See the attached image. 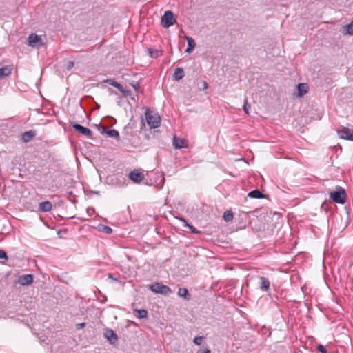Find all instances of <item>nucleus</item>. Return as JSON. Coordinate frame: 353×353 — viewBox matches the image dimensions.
Returning a JSON list of instances; mask_svg holds the SVG:
<instances>
[{
    "mask_svg": "<svg viewBox=\"0 0 353 353\" xmlns=\"http://www.w3.org/2000/svg\"><path fill=\"white\" fill-rule=\"evenodd\" d=\"M148 289L155 294L168 295L172 293L171 288L161 283L155 282L148 286Z\"/></svg>",
    "mask_w": 353,
    "mask_h": 353,
    "instance_id": "f257e3e1",
    "label": "nucleus"
},
{
    "mask_svg": "<svg viewBox=\"0 0 353 353\" xmlns=\"http://www.w3.org/2000/svg\"><path fill=\"white\" fill-rule=\"evenodd\" d=\"M330 197L335 203L343 204L345 202L346 194L343 188L339 187L336 191L331 192Z\"/></svg>",
    "mask_w": 353,
    "mask_h": 353,
    "instance_id": "f03ea898",
    "label": "nucleus"
},
{
    "mask_svg": "<svg viewBox=\"0 0 353 353\" xmlns=\"http://www.w3.org/2000/svg\"><path fill=\"white\" fill-rule=\"evenodd\" d=\"M145 119L150 128H156L161 123L160 117L157 114H151L149 111L145 112Z\"/></svg>",
    "mask_w": 353,
    "mask_h": 353,
    "instance_id": "7ed1b4c3",
    "label": "nucleus"
},
{
    "mask_svg": "<svg viewBox=\"0 0 353 353\" xmlns=\"http://www.w3.org/2000/svg\"><path fill=\"white\" fill-rule=\"evenodd\" d=\"M176 23V19L173 12L170 10L165 11L161 17V25L164 28H169Z\"/></svg>",
    "mask_w": 353,
    "mask_h": 353,
    "instance_id": "20e7f679",
    "label": "nucleus"
},
{
    "mask_svg": "<svg viewBox=\"0 0 353 353\" xmlns=\"http://www.w3.org/2000/svg\"><path fill=\"white\" fill-rule=\"evenodd\" d=\"M28 41V45L32 48H39L43 45L41 38L34 33L29 35Z\"/></svg>",
    "mask_w": 353,
    "mask_h": 353,
    "instance_id": "39448f33",
    "label": "nucleus"
},
{
    "mask_svg": "<svg viewBox=\"0 0 353 353\" xmlns=\"http://www.w3.org/2000/svg\"><path fill=\"white\" fill-rule=\"evenodd\" d=\"M70 124L76 131L81 134L85 135L88 138H90L92 136V132L90 129L74 122H71Z\"/></svg>",
    "mask_w": 353,
    "mask_h": 353,
    "instance_id": "423d86ee",
    "label": "nucleus"
},
{
    "mask_svg": "<svg viewBox=\"0 0 353 353\" xmlns=\"http://www.w3.org/2000/svg\"><path fill=\"white\" fill-rule=\"evenodd\" d=\"M129 179L134 183H140L144 179V175L139 170H133L128 174Z\"/></svg>",
    "mask_w": 353,
    "mask_h": 353,
    "instance_id": "0eeeda50",
    "label": "nucleus"
},
{
    "mask_svg": "<svg viewBox=\"0 0 353 353\" xmlns=\"http://www.w3.org/2000/svg\"><path fill=\"white\" fill-rule=\"evenodd\" d=\"M337 133L339 137L341 139L353 141V132H351L347 128L343 127L338 130Z\"/></svg>",
    "mask_w": 353,
    "mask_h": 353,
    "instance_id": "6e6552de",
    "label": "nucleus"
},
{
    "mask_svg": "<svg viewBox=\"0 0 353 353\" xmlns=\"http://www.w3.org/2000/svg\"><path fill=\"white\" fill-rule=\"evenodd\" d=\"M104 336L112 345L116 344L118 341L117 334L111 329L105 330L104 332Z\"/></svg>",
    "mask_w": 353,
    "mask_h": 353,
    "instance_id": "1a4fd4ad",
    "label": "nucleus"
},
{
    "mask_svg": "<svg viewBox=\"0 0 353 353\" xmlns=\"http://www.w3.org/2000/svg\"><path fill=\"white\" fill-rule=\"evenodd\" d=\"M33 278L31 274L22 275L19 278V283L22 285H28L32 283Z\"/></svg>",
    "mask_w": 353,
    "mask_h": 353,
    "instance_id": "9d476101",
    "label": "nucleus"
},
{
    "mask_svg": "<svg viewBox=\"0 0 353 353\" xmlns=\"http://www.w3.org/2000/svg\"><path fill=\"white\" fill-rule=\"evenodd\" d=\"M298 93L296 96L298 97H302L308 92V85L305 83H299L296 85Z\"/></svg>",
    "mask_w": 353,
    "mask_h": 353,
    "instance_id": "9b49d317",
    "label": "nucleus"
},
{
    "mask_svg": "<svg viewBox=\"0 0 353 353\" xmlns=\"http://www.w3.org/2000/svg\"><path fill=\"white\" fill-rule=\"evenodd\" d=\"M173 145L176 149H182L187 147L186 141L176 136L173 138Z\"/></svg>",
    "mask_w": 353,
    "mask_h": 353,
    "instance_id": "f8f14e48",
    "label": "nucleus"
},
{
    "mask_svg": "<svg viewBox=\"0 0 353 353\" xmlns=\"http://www.w3.org/2000/svg\"><path fill=\"white\" fill-rule=\"evenodd\" d=\"M52 208V204L50 201H46L41 202L39 204L38 210L42 212H50Z\"/></svg>",
    "mask_w": 353,
    "mask_h": 353,
    "instance_id": "ddd939ff",
    "label": "nucleus"
},
{
    "mask_svg": "<svg viewBox=\"0 0 353 353\" xmlns=\"http://www.w3.org/2000/svg\"><path fill=\"white\" fill-rule=\"evenodd\" d=\"M101 133H105L108 135V137L114 138L117 140H119L120 138L119 132L114 129L107 130L105 128H103Z\"/></svg>",
    "mask_w": 353,
    "mask_h": 353,
    "instance_id": "4468645a",
    "label": "nucleus"
},
{
    "mask_svg": "<svg viewBox=\"0 0 353 353\" xmlns=\"http://www.w3.org/2000/svg\"><path fill=\"white\" fill-rule=\"evenodd\" d=\"M184 38H185V39H186V41L188 42V47L185 50V52L190 54L194 50V49L196 46L195 41L192 37L187 36V35H185Z\"/></svg>",
    "mask_w": 353,
    "mask_h": 353,
    "instance_id": "2eb2a0df",
    "label": "nucleus"
},
{
    "mask_svg": "<svg viewBox=\"0 0 353 353\" xmlns=\"http://www.w3.org/2000/svg\"><path fill=\"white\" fill-rule=\"evenodd\" d=\"M36 136V132L34 130H29L23 132L21 134V139L23 142L30 141Z\"/></svg>",
    "mask_w": 353,
    "mask_h": 353,
    "instance_id": "dca6fc26",
    "label": "nucleus"
},
{
    "mask_svg": "<svg viewBox=\"0 0 353 353\" xmlns=\"http://www.w3.org/2000/svg\"><path fill=\"white\" fill-rule=\"evenodd\" d=\"M12 71V65H5L0 68V79L9 76Z\"/></svg>",
    "mask_w": 353,
    "mask_h": 353,
    "instance_id": "f3484780",
    "label": "nucleus"
},
{
    "mask_svg": "<svg viewBox=\"0 0 353 353\" xmlns=\"http://www.w3.org/2000/svg\"><path fill=\"white\" fill-rule=\"evenodd\" d=\"M260 281V289L262 291L268 292L270 288L269 280L265 277L261 276Z\"/></svg>",
    "mask_w": 353,
    "mask_h": 353,
    "instance_id": "a211bd4d",
    "label": "nucleus"
},
{
    "mask_svg": "<svg viewBox=\"0 0 353 353\" xmlns=\"http://www.w3.org/2000/svg\"><path fill=\"white\" fill-rule=\"evenodd\" d=\"M178 296L180 297H183L185 300L189 301L190 299V294L185 288H180L178 293Z\"/></svg>",
    "mask_w": 353,
    "mask_h": 353,
    "instance_id": "6ab92c4d",
    "label": "nucleus"
},
{
    "mask_svg": "<svg viewBox=\"0 0 353 353\" xmlns=\"http://www.w3.org/2000/svg\"><path fill=\"white\" fill-rule=\"evenodd\" d=\"M133 314L139 319H144L148 316V312L145 309H135L134 310Z\"/></svg>",
    "mask_w": 353,
    "mask_h": 353,
    "instance_id": "aec40b11",
    "label": "nucleus"
},
{
    "mask_svg": "<svg viewBox=\"0 0 353 353\" xmlns=\"http://www.w3.org/2000/svg\"><path fill=\"white\" fill-rule=\"evenodd\" d=\"M249 197L254 199H263L264 198L263 194L259 190L256 189L250 192L248 194Z\"/></svg>",
    "mask_w": 353,
    "mask_h": 353,
    "instance_id": "412c9836",
    "label": "nucleus"
},
{
    "mask_svg": "<svg viewBox=\"0 0 353 353\" xmlns=\"http://www.w3.org/2000/svg\"><path fill=\"white\" fill-rule=\"evenodd\" d=\"M184 76V72L183 68H177L174 72L173 77L175 80L179 81Z\"/></svg>",
    "mask_w": 353,
    "mask_h": 353,
    "instance_id": "4be33fe9",
    "label": "nucleus"
},
{
    "mask_svg": "<svg viewBox=\"0 0 353 353\" xmlns=\"http://www.w3.org/2000/svg\"><path fill=\"white\" fill-rule=\"evenodd\" d=\"M345 34L353 35V22L343 27Z\"/></svg>",
    "mask_w": 353,
    "mask_h": 353,
    "instance_id": "5701e85b",
    "label": "nucleus"
},
{
    "mask_svg": "<svg viewBox=\"0 0 353 353\" xmlns=\"http://www.w3.org/2000/svg\"><path fill=\"white\" fill-rule=\"evenodd\" d=\"M125 97H130L131 100L135 101L134 97L132 96V93L130 89H125L122 86L121 90H119Z\"/></svg>",
    "mask_w": 353,
    "mask_h": 353,
    "instance_id": "b1692460",
    "label": "nucleus"
},
{
    "mask_svg": "<svg viewBox=\"0 0 353 353\" xmlns=\"http://www.w3.org/2000/svg\"><path fill=\"white\" fill-rule=\"evenodd\" d=\"M105 82L108 83L110 85L114 86V88H117L119 90H121V89H122V85L120 83H119L118 82H117L116 81H114L112 79H108V80L105 81Z\"/></svg>",
    "mask_w": 353,
    "mask_h": 353,
    "instance_id": "393cba45",
    "label": "nucleus"
},
{
    "mask_svg": "<svg viewBox=\"0 0 353 353\" xmlns=\"http://www.w3.org/2000/svg\"><path fill=\"white\" fill-rule=\"evenodd\" d=\"M181 220L185 223V226L190 229L192 233H199V232L192 225L189 224L184 219L181 218Z\"/></svg>",
    "mask_w": 353,
    "mask_h": 353,
    "instance_id": "a878e982",
    "label": "nucleus"
},
{
    "mask_svg": "<svg viewBox=\"0 0 353 353\" xmlns=\"http://www.w3.org/2000/svg\"><path fill=\"white\" fill-rule=\"evenodd\" d=\"M223 218L227 222L230 221L233 219V214L230 210H227L223 213Z\"/></svg>",
    "mask_w": 353,
    "mask_h": 353,
    "instance_id": "bb28decb",
    "label": "nucleus"
},
{
    "mask_svg": "<svg viewBox=\"0 0 353 353\" xmlns=\"http://www.w3.org/2000/svg\"><path fill=\"white\" fill-rule=\"evenodd\" d=\"M99 228L105 234H111L112 232V229L108 225H99Z\"/></svg>",
    "mask_w": 353,
    "mask_h": 353,
    "instance_id": "cd10ccee",
    "label": "nucleus"
},
{
    "mask_svg": "<svg viewBox=\"0 0 353 353\" xmlns=\"http://www.w3.org/2000/svg\"><path fill=\"white\" fill-rule=\"evenodd\" d=\"M148 52L152 58H157L161 54V51L156 49H148Z\"/></svg>",
    "mask_w": 353,
    "mask_h": 353,
    "instance_id": "c85d7f7f",
    "label": "nucleus"
},
{
    "mask_svg": "<svg viewBox=\"0 0 353 353\" xmlns=\"http://www.w3.org/2000/svg\"><path fill=\"white\" fill-rule=\"evenodd\" d=\"M199 90H204L208 88V83L205 81H201L197 83Z\"/></svg>",
    "mask_w": 353,
    "mask_h": 353,
    "instance_id": "c756f323",
    "label": "nucleus"
},
{
    "mask_svg": "<svg viewBox=\"0 0 353 353\" xmlns=\"http://www.w3.org/2000/svg\"><path fill=\"white\" fill-rule=\"evenodd\" d=\"M250 108V105L248 103V99L245 98L244 100V105H243V110L245 114H249V109Z\"/></svg>",
    "mask_w": 353,
    "mask_h": 353,
    "instance_id": "7c9ffc66",
    "label": "nucleus"
},
{
    "mask_svg": "<svg viewBox=\"0 0 353 353\" xmlns=\"http://www.w3.org/2000/svg\"><path fill=\"white\" fill-rule=\"evenodd\" d=\"M202 341H203V337H201V336H196L194 339V344H196L197 345H201L202 343Z\"/></svg>",
    "mask_w": 353,
    "mask_h": 353,
    "instance_id": "2f4dec72",
    "label": "nucleus"
},
{
    "mask_svg": "<svg viewBox=\"0 0 353 353\" xmlns=\"http://www.w3.org/2000/svg\"><path fill=\"white\" fill-rule=\"evenodd\" d=\"M317 350L321 353H327L326 348L323 345H319Z\"/></svg>",
    "mask_w": 353,
    "mask_h": 353,
    "instance_id": "473e14b6",
    "label": "nucleus"
},
{
    "mask_svg": "<svg viewBox=\"0 0 353 353\" xmlns=\"http://www.w3.org/2000/svg\"><path fill=\"white\" fill-rule=\"evenodd\" d=\"M0 259H8L6 252L3 250H0Z\"/></svg>",
    "mask_w": 353,
    "mask_h": 353,
    "instance_id": "72a5a7b5",
    "label": "nucleus"
},
{
    "mask_svg": "<svg viewBox=\"0 0 353 353\" xmlns=\"http://www.w3.org/2000/svg\"><path fill=\"white\" fill-rule=\"evenodd\" d=\"M108 278H110V279H112V280H114V281H117V282L120 281L119 278L114 277V276H113V274H110H110H108Z\"/></svg>",
    "mask_w": 353,
    "mask_h": 353,
    "instance_id": "f704fd0d",
    "label": "nucleus"
},
{
    "mask_svg": "<svg viewBox=\"0 0 353 353\" xmlns=\"http://www.w3.org/2000/svg\"><path fill=\"white\" fill-rule=\"evenodd\" d=\"M76 326H77V329H78V330L81 329L85 326V323H78V324H77Z\"/></svg>",
    "mask_w": 353,
    "mask_h": 353,
    "instance_id": "c9c22d12",
    "label": "nucleus"
},
{
    "mask_svg": "<svg viewBox=\"0 0 353 353\" xmlns=\"http://www.w3.org/2000/svg\"><path fill=\"white\" fill-rule=\"evenodd\" d=\"M196 353H211L209 349L199 350Z\"/></svg>",
    "mask_w": 353,
    "mask_h": 353,
    "instance_id": "e433bc0d",
    "label": "nucleus"
},
{
    "mask_svg": "<svg viewBox=\"0 0 353 353\" xmlns=\"http://www.w3.org/2000/svg\"><path fill=\"white\" fill-rule=\"evenodd\" d=\"M74 66V62L70 61L68 63V66H67V68L68 70H70L71 69L72 67Z\"/></svg>",
    "mask_w": 353,
    "mask_h": 353,
    "instance_id": "4c0bfd02",
    "label": "nucleus"
},
{
    "mask_svg": "<svg viewBox=\"0 0 353 353\" xmlns=\"http://www.w3.org/2000/svg\"><path fill=\"white\" fill-rule=\"evenodd\" d=\"M133 88H134L135 90H138L139 89V83H136L134 85H133Z\"/></svg>",
    "mask_w": 353,
    "mask_h": 353,
    "instance_id": "58836bf2",
    "label": "nucleus"
},
{
    "mask_svg": "<svg viewBox=\"0 0 353 353\" xmlns=\"http://www.w3.org/2000/svg\"><path fill=\"white\" fill-rule=\"evenodd\" d=\"M107 301V297L105 295H103V300L101 301L102 303H105Z\"/></svg>",
    "mask_w": 353,
    "mask_h": 353,
    "instance_id": "ea45409f",
    "label": "nucleus"
},
{
    "mask_svg": "<svg viewBox=\"0 0 353 353\" xmlns=\"http://www.w3.org/2000/svg\"><path fill=\"white\" fill-rule=\"evenodd\" d=\"M123 182L122 181L120 182L121 185H125V178H123Z\"/></svg>",
    "mask_w": 353,
    "mask_h": 353,
    "instance_id": "a19ab883",
    "label": "nucleus"
}]
</instances>
